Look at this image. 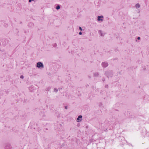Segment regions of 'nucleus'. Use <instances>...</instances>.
Listing matches in <instances>:
<instances>
[{
    "label": "nucleus",
    "mask_w": 149,
    "mask_h": 149,
    "mask_svg": "<svg viewBox=\"0 0 149 149\" xmlns=\"http://www.w3.org/2000/svg\"><path fill=\"white\" fill-rule=\"evenodd\" d=\"M36 66L38 68H44V65L43 63L41 62H38Z\"/></svg>",
    "instance_id": "f257e3e1"
},
{
    "label": "nucleus",
    "mask_w": 149,
    "mask_h": 149,
    "mask_svg": "<svg viewBox=\"0 0 149 149\" xmlns=\"http://www.w3.org/2000/svg\"><path fill=\"white\" fill-rule=\"evenodd\" d=\"M12 148V146L9 144H7L6 145L5 148V149H10Z\"/></svg>",
    "instance_id": "f03ea898"
},
{
    "label": "nucleus",
    "mask_w": 149,
    "mask_h": 149,
    "mask_svg": "<svg viewBox=\"0 0 149 149\" xmlns=\"http://www.w3.org/2000/svg\"><path fill=\"white\" fill-rule=\"evenodd\" d=\"M104 17L103 16H98L97 17V20L99 21L102 22L103 20Z\"/></svg>",
    "instance_id": "7ed1b4c3"
},
{
    "label": "nucleus",
    "mask_w": 149,
    "mask_h": 149,
    "mask_svg": "<svg viewBox=\"0 0 149 149\" xmlns=\"http://www.w3.org/2000/svg\"><path fill=\"white\" fill-rule=\"evenodd\" d=\"M102 65L103 67L106 68L108 66V64L107 62H104L102 63Z\"/></svg>",
    "instance_id": "20e7f679"
},
{
    "label": "nucleus",
    "mask_w": 149,
    "mask_h": 149,
    "mask_svg": "<svg viewBox=\"0 0 149 149\" xmlns=\"http://www.w3.org/2000/svg\"><path fill=\"white\" fill-rule=\"evenodd\" d=\"M98 33L101 36H104L105 33L103 32L101 30H99L98 31Z\"/></svg>",
    "instance_id": "39448f33"
},
{
    "label": "nucleus",
    "mask_w": 149,
    "mask_h": 149,
    "mask_svg": "<svg viewBox=\"0 0 149 149\" xmlns=\"http://www.w3.org/2000/svg\"><path fill=\"white\" fill-rule=\"evenodd\" d=\"M82 116L81 115H79L78 116V118H77V121L78 122H79L81 121V119L80 120V118H82Z\"/></svg>",
    "instance_id": "423d86ee"
},
{
    "label": "nucleus",
    "mask_w": 149,
    "mask_h": 149,
    "mask_svg": "<svg viewBox=\"0 0 149 149\" xmlns=\"http://www.w3.org/2000/svg\"><path fill=\"white\" fill-rule=\"evenodd\" d=\"M94 75L95 77H97L99 75V74L98 72H96L94 73Z\"/></svg>",
    "instance_id": "0eeeda50"
},
{
    "label": "nucleus",
    "mask_w": 149,
    "mask_h": 149,
    "mask_svg": "<svg viewBox=\"0 0 149 149\" xmlns=\"http://www.w3.org/2000/svg\"><path fill=\"white\" fill-rule=\"evenodd\" d=\"M140 6V4H136L135 5V7L136 8H139Z\"/></svg>",
    "instance_id": "6e6552de"
},
{
    "label": "nucleus",
    "mask_w": 149,
    "mask_h": 149,
    "mask_svg": "<svg viewBox=\"0 0 149 149\" xmlns=\"http://www.w3.org/2000/svg\"><path fill=\"white\" fill-rule=\"evenodd\" d=\"M56 8L57 10H58L60 8V6H59V5H58L57 6Z\"/></svg>",
    "instance_id": "1a4fd4ad"
},
{
    "label": "nucleus",
    "mask_w": 149,
    "mask_h": 149,
    "mask_svg": "<svg viewBox=\"0 0 149 149\" xmlns=\"http://www.w3.org/2000/svg\"><path fill=\"white\" fill-rule=\"evenodd\" d=\"M54 91L55 92H57L58 91V89L56 88H54Z\"/></svg>",
    "instance_id": "9d476101"
},
{
    "label": "nucleus",
    "mask_w": 149,
    "mask_h": 149,
    "mask_svg": "<svg viewBox=\"0 0 149 149\" xmlns=\"http://www.w3.org/2000/svg\"><path fill=\"white\" fill-rule=\"evenodd\" d=\"M24 77L23 75H21L20 76V78L21 79H23L24 78Z\"/></svg>",
    "instance_id": "9b49d317"
},
{
    "label": "nucleus",
    "mask_w": 149,
    "mask_h": 149,
    "mask_svg": "<svg viewBox=\"0 0 149 149\" xmlns=\"http://www.w3.org/2000/svg\"><path fill=\"white\" fill-rule=\"evenodd\" d=\"M79 29L81 31H82V29L81 27H79Z\"/></svg>",
    "instance_id": "f8f14e48"
},
{
    "label": "nucleus",
    "mask_w": 149,
    "mask_h": 149,
    "mask_svg": "<svg viewBox=\"0 0 149 149\" xmlns=\"http://www.w3.org/2000/svg\"><path fill=\"white\" fill-rule=\"evenodd\" d=\"M79 34L80 35H81L82 34V33L81 32H80L79 33Z\"/></svg>",
    "instance_id": "ddd939ff"
},
{
    "label": "nucleus",
    "mask_w": 149,
    "mask_h": 149,
    "mask_svg": "<svg viewBox=\"0 0 149 149\" xmlns=\"http://www.w3.org/2000/svg\"><path fill=\"white\" fill-rule=\"evenodd\" d=\"M140 39V37H138V38H137V39L138 40H139V39Z\"/></svg>",
    "instance_id": "4468645a"
},
{
    "label": "nucleus",
    "mask_w": 149,
    "mask_h": 149,
    "mask_svg": "<svg viewBox=\"0 0 149 149\" xmlns=\"http://www.w3.org/2000/svg\"><path fill=\"white\" fill-rule=\"evenodd\" d=\"M32 1V0H29V2H31Z\"/></svg>",
    "instance_id": "2eb2a0df"
},
{
    "label": "nucleus",
    "mask_w": 149,
    "mask_h": 149,
    "mask_svg": "<svg viewBox=\"0 0 149 149\" xmlns=\"http://www.w3.org/2000/svg\"><path fill=\"white\" fill-rule=\"evenodd\" d=\"M65 108L66 109H67L66 107H65Z\"/></svg>",
    "instance_id": "dca6fc26"
}]
</instances>
